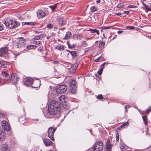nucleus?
I'll return each mask as SVG.
<instances>
[{
	"label": "nucleus",
	"instance_id": "nucleus-1",
	"mask_svg": "<svg viewBox=\"0 0 151 151\" xmlns=\"http://www.w3.org/2000/svg\"><path fill=\"white\" fill-rule=\"evenodd\" d=\"M61 104L56 100L52 101L48 106V113L51 115L58 113L61 110Z\"/></svg>",
	"mask_w": 151,
	"mask_h": 151
},
{
	"label": "nucleus",
	"instance_id": "nucleus-2",
	"mask_svg": "<svg viewBox=\"0 0 151 151\" xmlns=\"http://www.w3.org/2000/svg\"><path fill=\"white\" fill-rule=\"evenodd\" d=\"M3 22L6 27L10 29L16 27L17 25V21L8 18L4 20Z\"/></svg>",
	"mask_w": 151,
	"mask_h": 151
},
{
	"label": "nucleus",
	"instance_id": "nucleus-3",
	"mask_svg": "<svg viewBox=\"0 0 151 151\" xmlns=\"http://www.w3.org/2000/svg\"><path fill=\"white\" fill-rule=\"evenodd\" d=\"M104 145L101 141H97L94 145L93 150V151H101L103 148Z\"/></svg>",
	"mask_w": 151,
	"mask_h": 151
},
{
	"label": "nucleus",
	"instance_id": "nucleus-4",
	"mask_svg": "<svg viewBox=\"0 0 151 151\" xmlns=\"http://www.w3.org/2000/svg\"><path fill=\"white\" fill-rule=\"evenodd\" d=\"M67 87L65 85H59L56 87V91L58 93L62 94L64 93L67 90Z\"/></svg>",
	"mask_w": 151,
	"mask_h": 151
},
{
	"label": "nucleus",
	"instance_id": "nucleus-5",
	"mask_svg": "<svg viewBox=\"0 0 151 151\" xmlns=\"http://www.w3.org/2000/svg\"><path fill=\"white\" fill-rule=\"evenodd\" d=\"M56 128L51 127L48 129V137L53 141H54L55 139L53 137L54 134L56 130Z\"/></svg>",
	"mask_w": 151,
	"mask_h": 151
},
{
	"label": "nucleus",
	"instance_id": "nucleus-6",
	"mask_svg": "<svg viewBox=\"0 0 151 151\" xmlns=\"http://www.w3.org/2000/svg\"><path fill=\"white\" fill-rule=\"evenodd\" d=\"M19 79V78L17 77L14 74H12L11 75V76L10 77V78H8L7 80L8 81H10V83L13 84H15L17 83V81Z\"/></svg>",
	"mask_w": 151,
	"mask_h": 151
},
{
	"label": "nucleus",
	"instance_id": "nucleus-7",
	"mask_svg": "<svg viewBox=\"0 0 151 151\" xmlns=\"http://www.w3.org/2000/svg\"><path fill=\"white\" fill-rule=\"evenodd\" d=\"M26 44V42L23 38L21 37L18 40L16 45L18 48H21L24 47Z\"/></svg>",
	"mask_w": 151,
	"mask_h": 151
},
{
	"label": "nucleus",
	"instance_id": "nucleus-8",
	"mask_svg": "<svg viewBox=\"0 0 151 151\" xmlns=\"http://www.w3.org/2000/svg\"><path fill=\"white\" fill-rule=\"evenodd\" d=\"M33 80L30 78H25L23 80V84L27 86H28L32 84L33 82Z\"/></svg>",
	"mask_w": 151,
	"mask_h": 151
},
{
	"label": "nucleus",
	"instance_id": "nucleus-9",
	"mask_svg": "<svg viewBox=\"0 0 151 151\" xmlns=\"http://www.w3.org/2000/svg\"><path fill=\"white\" fill-rule=\"evenodd\" d=\"M1 126L6 131H9L11 129L10 126L6 121H4L2 122Z\"/></svg>",
	"mask_w": 151,
	"mask_h": 151
},
{
	"label": "nucleus",
	"instance_id": "nucleus-10",
	"mask_svg": "<svg viewBox=\"0 0 151 151\" xmlns=\"http://www.w3.org/2000/svg\"><path fill=\"white\" fill-rule=\"evenodd\" d=\"M43 142L45 146L47 147L51 145L53 146V143L48 139L44 138Z\"/></svg>",
	"mask_w": 151,
	"mask_h": 151
},
{
	"label": "nucleus",
	"instance_id": "nucleus-11",
	"mask_svg": "<svg viewBox=\"0 0 151 151\" xmlns=\"http://www.w3.org/2000/svg\"><path fill=\"white\" fill-rule=\"evenodd\" d=\"M37 15L39 18H40L45 17L46 14L43 11L41 10H39L37 12Z\"/></svg>",
	"mask_w": 151,
	"mask_h": 151
},
{
	"label": "nucleus",
	"instance_id": "nucleus-12",
	"mask_svg": "<svg viewBox=\"0 0 151 151\" xmlns=\"http://www.w3.org/2000/svg\"><path fill=\"white\" fill-rule=\"evenodd\" d=\"M7 50L6 48H3L0 50V57L4 56L7 54Z\"/></svg>",
	"mask_w": 151,
	"mask_h": 151
},
{
	"label": "nucleus",
	"instance_id": "nucleus-13",
	"mask_svg": "<svg viewBox=\"0 0 151 151\" xmlns=\"http://www.w3.org/2000/svg\"><path fill=\"white\" fill-rule=\"evenodd\" d=\"M106 148L107 151H110L111 149V147H112V145L110 144V140L109 139H108L107 140V142H106Z\"/></svg>",
	"mask_w": 151,
	"mask_h": 151
},
{
	"label": "nucleus",
	"instance_id": "nucleus-14",
	"mask_svg": "<svg viewBox=\"0 0 151 151\" xmlns=\"http://www.w3.org/2000/svg\"><path fill=\"white\" fill-rule=\"evenodd\" d=\"M1 151H10V149L7 145L4 144L2 147Z\"/></svg>",
	"mask_w": 151,
	"mask_h": 151
},
{
	"label": "nucleus",
	"instance_id": "nucleus-15",
	"mask_svg": "<svg viewBox=\"0 0 151 151\" xmlns=\"http://www.w3.org/2000/svg\"><path fill=\"white\" fill-rule=\"evenodd\" d=\"M58 22L59 25H61L62 26L65 24L66 21L65 20H64L63 18H60L58 20Z\"/></svg>",
	"mask_w": 151,
	"mask_h": 151
},
{
	"label": "nucleus",
	"instance_id": "nucleus-16",
	"mask_svg": "<svg viewBox=\"0 0 151 151\" xmlns=\"http://www.w3.org/2000/svg\"><path fill=\"white\" fill-rule=\"evenodd\" d=\"M32 87L33 88H37L40 86V82L39 81H33Z\"/></svg>",
	"mask_w": 151,
	"mask_h": 151
},
{
	"label": "nucleus",
	"instance_id": "nucleus-17",
	"mask_svg": "<svg viewBox=\"0 0 151 151\" xmlns=\"http://www.w3.org/2000/svg\"><path fill=\"white\" fill-rule=\"evenodd\" d=\"M71 35V33L70 32L68 31L66 32L65 37L63 38V39L65 40L69 38Z\"/></svg>",
	"mask_w": 151,
	"mask_h": 151
},
{
	"label": "nucleus",
	"instance_id": "nucleus-18",
	"mask_svg": "<svg viewBox=\"0 0 151 151\" xmlns=\"http://www.w3.org/2000/svg\"><path fill=\"white\" fill-rule=\"evenodd\" d=\"M64 46L59 45L56 46L55 47V49L57 50H58L60 51H63L64 50Z\"/></svg>",
	"mask_w": 151,
	"mask_h": 151
},
{
	"label": "nucleus",
	"instance_id": "nucleus-19",
	"mask_svg": "<svg viewBox=\"0 0 151 151\" xmlns=\"http://www.w3.org/2000/svg\"><path fill=\"white\" fill-rule=\"evenodd\" d=\"M26 116H23L19 118V121L22 123H24L26 121Z\"/></svg>",
	"mask_w": 151,
	"mask_h": 151
},
{
	"label": "nucleus",
	"instance_id": "nucleus-20",
	"mask_svg": "<svg viewBox=\"0 0 151 151\" xmlns=\"http://www.w3.org/2000/svg\"><path fill=\"white\" fill-rule=\"evenodd\" d=\"M5 137L4 133L0 131V141H3Z\"/></svg>",
	"mask_w": 151,
	"mask_h": 151
},
{
	"label": "nucleus",
	"instance_id": "nucleus-21",
	"mask_svg": "<svg viewBox=\"0 0 151 151\" xmlns=\"http://www.w3.org/2000/svg\"><path fill=\"white\" fill-rule=\"evenodd\" d=\"M71 92L72 93H74L76 92L77 90V87L76 86H74L70 87Z\"/></svg>",
	"mask_w": 151,
	"mask_h": 151
},
{
	"label": "nucleus",
	"instance_id": "nucleus-22",
	"mask_svg": "<svg viewBox=\"0 0 151 151\" xmlns=\"http://www.w3.org/2000/svg\"><path fill=\"white\" fill-rule=\"evenodd\" d=\"M70 87L72 86H76V81L74 80H72L70 84Z\"/></svg>",
	"mask_w": 151,
	"mask_h": 151
},
{
	"label": "nucleus",
	"instance_id": "nucleus-23",
	"mask_svg": "<svg viewBox=\"0 0 151 151\" xmlns=\"http://www.w3.org/2000/svg\"><path fill=\"white\" fill-rule=\"evenodd\" d=\"M88 31H91L92 33H96L98 35L99 34V31L96 29H90L88 30Z\"/></svg>",
	"mask_w": 151,
	"mask_h": 151
},
{
	"label": "nucleus",
	"instance_id": "nucleus-24",
	"mask_svg": "<svg viewBox=\"0 0 151 151\" xmlns=\"http://www.w3.org/2000/svg\"><path fill=\"white\" fill-rule=\"evenodd\" d=\"M37 47V46L33 45H30L27 46L26 48L28 50H30L35 48Z\"/></svg>",
	"mask_w": 151,
	"mask_h": 151
},
{
	"label": "nucleus",
	"instance_id": "nucleus-25",
	"mask_svg": "<svg viewBox=\"0 0 151 151\" xmlns=\"http://www.w3.org/2000/svg\"><path fill=\"white\" fill-rule=\"evenodd\" d=\"M142 118L143 120V121H144V122L145 124L146 125H147L148 124V122L147 121V117L146 116L144 115L142 116Z\"/></svg>",
	"mask_w": 151,
	"mask_h": 151
},
{
	"label": "nucleus",
	"instance_id": "nucleus-26",
	"mask_svg": "<svg viewBox=\"0 0 151 151\" xmlns=\"http://www.w3.org/2000/svg\"><path fill=\"white\" fill-rule=\"evenodd\" d=\"M105 44L104 42H101L99 45V48L100 49H103L104 48V46Z\"/></svg>",
	"mask_w": 151,
	"mask_h": 151
},
{
	"label": "nucleus",
	"instance_id": "nucleus-27",
	"mask_svg": "<svg viewBox=\"0 0 151 151\" xmlns=\"http://www.w3.org/2000/svg\"><path fill=\"white\" fill-rule=\"evenodd\" d=\"M58 4V3L56 4L50 6H49V7L52 9V11H53L55 10L56 8H57Z\"/></svg>",
	"mask_w": 151,
	"mask_h": 151
},
{
	"label": "nucleus",
	"instance_id": "nucleus-28",
	"mask_svg": "<svg viewBox=\"0 0 151 151\" xmlns=\"http://www.w3.org/2000/svg\"><path fill=\"white\" fill-rule=\"evenodd\" d=\"M34 23L33 22H24L22 23L23 25H34Z\"/></svg>",
	"mask_w": 151,
	"mask_h": 151
},
{
	"label": "nucleus",
	"instance_id": "nucleus-29",
	"mask_svg": "<svg viewBox=\"0 0 151 151\" xmlns=\"http://www.w3.org/2000/svg\"><path fill=\"white\" fill-rule=\"evenodd\" d=\"M68 51L71 54L73 57H75L76 56L77 53L76 51H71L69 50H68Z\"/></svg>",
	"mask_w": 151,
	"mask_h": 151
},
{
	"label": "nucleus",
	"instance_id": "nucleus-30",
	"mask_svg": "<svg viewBox=\"0 0 151 151\" xmlns=\"http://www.w3.org/2000/svg\"><path fill=\"white\" fill-rule=\"evenodd\" d=\"M67 43L68 45L69 48H74L76 47V44H73L70 45L69 42H67Z\"/></svg>",
	"mask_w": 151,
	"mask_h": 151
},
{
	"label": "nucleus",
	"instance_id": "nucleus-31",
	"mask_svg": "<svg viewBox=\"0 0 151 151\" xmlns=\"http://www.w3.org/2000/svg\"><path fill=\"white\" fill-rule=\"evenodd\" d=\"M97 10V8L95 6H92L91 8V11L92 12H94Z\"/></svg>",
	"mask_w": 151,
	"mask_h": 151
},
{
	"label": "nucleus",
	"instance_id": "nucleus-32",
	"mask_svg": "<svg viewBox=\"0 0 151 151\" xmlns=\"http://www.w3.org/2000/svg\"><path fill=\"white\" fill-rule=\"evenodd\" d=\"M53 26H54V25H53V24H50V23L47 26V27L49 29H51V28H52L53 27Z\"/></svg>",
	"mask_w": 151,
	"mask_h": 151
},
{
	"label": "nucleus",
	"instance_id": "nucleus-33",
	"mask_svg": "<svg viewBox=\"0 0 151 151\" xmlns=\"http://www.w3.org/2000/svg\"><path fill=\"white\" fill-rule=\"evenodd\" d=\"M128 122H127L122 124L121 126V127L123 128H124L126 126H128Z\"/></svg>",
	"mask_w": 151,
	"mask_h": 151
},
{
	"label": "nucleus",
	"instance_id": "nucleus-34",
	"mask_svg": "<svg viewBox=\"0 0 151 151\" xmlns=\"http://www.w3.org/2000/svg\"><path fill=\"white\" fill-rule=\"evenodd\" d=\"M124 4L122 3L118 4L117 5V7L119 8H122L124 7Z\"/></svg>",
	"mask_w": 151,
	"mask_h": 151
},
{
	"label": "nucleus",
	"instance_id": "nucleus-35",
	"mask_svg": "<svg viewBox=\"0 0 151 151\" xmlns=\"http://www.w3.org/2000/svg\"><path fill=\"white\" fill-rule=\"evenodd\" d=\"M78 66V64L77 63H75L72 66L73 68H74V70H75L77 68Z\"/></svg>",
	"mask_w": 151,
	"mask_h": 151
},
{
	"label": "nucleus",
	"instance_id": "nucleus-36",
	"mask_svg": "<svg viewBox=\"0 0 151 151\" xmlns=\"http://www.w3.org/2000/svg\"><path fill=\"white\" fill-rule=\"evenodd\" d=\"M75 70H74V68L72 67L70 68L69 70V72L70 73H73Z\"/></svg>",
	"mask_w": 151,
	"mask_h": 151
},
{
	"label": "nucleus",
	"instance_id": "nucleus-37",
	"mask_svg": "<svg viewBox=\"0 0 151 151\" xmlns=\"http://www.w3.org/2000/svg\"><path fill=\"white\" fill-rule=\"evenodd\" d=\"M2 73L3 75H4V77H6L8 76L9 74L7 72L5 71H3L2 72Z\"/></svg>",
	"mask_w": 151,
	"mask_h": 151
},
{
	"label": "nucleus",
	"instance_id": "nucleus-38",
	"mask_svg": "<svg viewBox=\"0 0 151 151\" xmlns=\"http://www.w3.org/2000/svg\"><path fill=\"white\" fill-rule=\"evenodd\" d=\"M97 98L99 99H103V97L101 94H99L97 96Z\"/></svg>",
	"mask_w": 151,
	"mask_h": 151
},
{
	"label": "nucleus",
	"instance_id": "nucleus-39",
	"mask_svg": "<svg viewBox=\"0 0 151 151\" xmlns=\"http://www.w3.org/2000/svg\"><path fill=\"white\" fill-rule=\"evenodd\" d=\"M103 68H101V69L98 71V73L99 75H101L102 72Z\"/></svg>",
	"mask_w": 151,
	"mask_h": 151
},
{
	"label": "nucleus",
	"instance_id": "nucleus-40",
	"mask_svg": "<svg viewBox=\"0 0 151 151\" xmlns=\"http://www.w3.org/2000/svg\"><path fill=\"white\" fill-rule=\"evenodd\" d=\"M101 28L102 29H109L111 27H101Z\"/></svg>",
	"mask_w": 151,
	"mask_h": 151
},
{
	"label": "nucleus",
	"instance_id": "nucleus-41",
	"mask_svg": "<svg viewBox=\"0 0 151 151\" xmlns=\"http://www.w3.org/2000/svg\"><path fill=\"white\" fill-rule=\"evenodd\" d=\"M127 28L131 29H134L135 28V27L132 26H129L126 27Z\"/></svg>",
	"mask_w": 151,
	"mask_h": 151
},
{
	"label": "nucleus",
	"instance_id": "nucleus-42",
	"mask_svg": "<svg viewBox=\"0 0 151 151\" xmlns=\"http://www.w3.org/2000/svg\"><path fill=\"white\" fill-rule=\"evenodd\" d=\"M4 29V26L3 24L0 23V31Z\"/></svg>",
	"mask_w": 151,
	"mask_h": 151
},
{
	"label": "nucleus",
	"instance_id": "nucleus-43",
	"mask_svg": "<svg viewBox=\"0 0 151 151\" xmlns=\"http://www.w3.org/2000/svg\"><path fill=\"white\" fill-rule=\"evenodd\" d=\"M150 111H151V107H149L148 109H147L146 111V113H148Z\"/></svg>",
	"mask_w": 151,
	"mask_h": 151
},
{
	"label": "nucleus",
	"instance_id": "nucleus-44",
	"mask_svg": "<svg viewBox=\"0 0 151 151\" xmlns=\"http://www.w3.org/2000/svg\"><path fill=\"white\" fill-rule=\"evenodd\" d=\"M116 141L117 142H118L119 141V134H118V133H117V134H116Z\"/></svg>",
	"mask_w": 151,
	"mask_h": 151
},
{
	"label": "nucleus",
	"instance_id": "nucleus-45",
	"mask_svg": "<svg viewBox=\"0 0 151 151\" xmlns=\"http://www.w3.org/2000/svg\"><path fill=\"white\" fill-rule=\"evenodd\" d=\"M102 58V56H101L100 57H99V58H97V59H96L95 60V61L96 62H98L99 61H100V60H101L102 59H101V58Z\"/></svg>",
	"mask_w": 151,
	"mask_h": 151
},
{
	"label": "nucleus",
	"instance_id": "nucleus-46",
	"mask_svg": "<svg viewBox=\"0 0 151 151\" xmlns=\"http://www.w3.org/2000/svg\"><path fill=\"white\" fill-rule=\"evenodd\" d=\"M128 7L129 8H137V6L134 5H129L128 6Z\"/></svg>",
	"mask_w": 151,
	"mask_h": 151
},
{
	"label": "nucleus",
	"instance_id": "nucleus-47",
	"mask_svg": "<svg viewBox=\"0 0 151 151\" xmlns=\"http://www.w3.org/2000/svg\"><path fill=\"white\" fill-rule=\"evenodd\" d=\"M35 44L36 45H40V42L39 41H35L34 42Z\"/></svg>",
	"mask_w": 151,
	"mask_h": 151
},
{
	"label": "nucleus",
	"instance_id": "nucleus-48",
	"mask_svg": "<svg viewBox=\"0 0 151 151\" xmlns=\"http://www.w3.org/2000/svg\"><path fill=\"white\" fill-rule=\"evenodd\" d=\"M40 38V36H35L34 37V39L35 40H39Z\"/></svg>",
	"mask_w": 151,
	"mask_h": 151
},
{
	"label": "nucleus",
	"instance_id": "nucleus-49",
	"mask_svg": "<svg viewBox=\"0 0 151 151\" xmlns=\"http://www.w3.org/2000/svg\"><path fill=\"white\" fill-rule=\"evenodd\" d=\"M81 42H82V44H84V45H88V44H87V43H86V42H85V41H82Z\"/></svg>",
	"mask_w": 151,
	"mask_h": 151
},
{
	"label": "nucleus",
	"instance_id": "nucleus-50",
	"mask_svg": "<svg viewBox=\"0 0 151 151\" xmlns=\"http://www.w3.org/2000/svg\"><path fill=\"white\" fill-rule=\"evenodd\" d=\"M114 14L115 15H117L119 16H120L122 15V14L120 13H115Z\"/></svg>",
	"mask_w": 151,
	"mask_h": 151
},
{
	"label": "nucleus",
	"instance_id": "nucleus-51",
	"mask_svg": "<svg viewBox=\"0 0 151 151\" xmlns=\"http://www.w3.org/2000/svg\"><path fill=\"white\" fill-rule=\"evenodd\" d=\"M64 96H60L59 98V100L61 101V100L63 99H64Z\"/></svg>",
	"mask_w": 151,
	"mask_h": 151
},
{
	"label": "nucleus",
	"instance_id": "nucleus-52",
	"mask_svg": "<svg viewBox=\"0 0 151 151\" xmlns=\"http://www.w3.org/2000/svg\"><path fill=\"white\" fill-rule=\"evenodd\" d=\"M145 8L147 11H148V10H150L149 9V7H148L147 6L145 7Z\"/></svg>",
	"mask_w": 151,
	"mask_h": 151
},
{
	"label": "nucleus",
	"instance_id": "nucleus-53",
	"mask_svg": "<svg viewBox=\"0 0 151 151\" xmlns=\"http://www.w3.org/2000/svg\"><path fill=\"white\" fill-rule=\"evenodd\" d=\"M129 13V12L128 11H124V14H128Z\"/></svg>",
	"mask_w": 151,
	"mask_h": 151
},
{
	"label": "nucleus",
	"instance_id": "nucleus-54",
	"mask_svg": "<svg viewBox=\"0 0 151 151\" xmlns=\"http://www.w3.org/2000/svg\"><path fill=\"white\" fill-rule=\"evenodd\" d=\"M90 50V49L89 48H87L86 49H85V52H87L88 51H89Z\"/></svg>",
	"mask_w": 151,
	"mask_h": 151
},
{
	"label": "nucleus",
	"instance_id": "nucleus-55",
	"mask_svg": "<svg viewBox=\"0 0 151 151\" xmlns=\"http://www.w3.org/2000/svg\"><path fill=\"white\" fill-rule=\"evenodd\" d=\"M123 32V31H118L117 32L118 33L120 34L122 33Z\"/></svg>",
	"mask_w": 151,
	"mask_h": 151
},
{
	"label": "nucleus",
	"instance_id": "nucleus-56",
	"mask_svg": "<svg viewBox=\"0 0 151 151\" xmlns=\"http://www.w3.org/2000/svg\"><path fill=\"white\" fill-rule=\"evenodd\" d=\"M127 106H128V108H129V107H130V106L129 105H127L125 106V110H126V111H127V109H126V108H127Z\"/></svg>",
	"mask_w": 151,
	"mask_h": 151
},
{
	"label": "nucleus",
	"instance_id": "nucleus-57",
	"mask_svg": "<svg viewBox=\"0 0 151 151\" xmlns=\"http://www.w3.org/2000/svg\"><path fill=\"white\" fill-rule=\"evenodd\" d=\"M101 2L100 0H97L96 1V2L97 3H99Z\"/></svg>",
	"mask_w": 151,
	"mask_h": 151
},
{
	"label": "nucleus",
	"instance_id": "nucleus-58",
	"mask_svg": "<svg viewBox=\"0 0 151 151\" xmlns=\"http://www.w3.org/2000/svg\"><path fill=\"white\" fill-rule=\"evenodd\" d=\"M105 64H106V63H103V64L101 65V66L104 67V65H105Z\"/></svg>",
	"mask_w": 151,
	"mask_h": 151
},
{
	"label": "nucleus",
	"instance_id": "nucleus-59",
	"mask_svg": "<svg viewBox=\"0 0 151 151\" xmlns=\"http://www.w3.org/2000/svg\"><path fill=\"white\" fill-rule=\"evenodd\" d=\"M35 32L36 33H37V34H38V33H41V32H38V31H35Z\"/></svg>",
	"mask_w": 151,
	"mask_h": 151
},
{
	"label": "nucleus",
	"instance_id": "nucleus-60",
	"mask_svg": "<svg viewBox=\"0 0 151 151\" xmlns=\"http://www.w3.org/2000/svg\"><path fill=\"white\" fill-rule=\"evenodd\" d=\"M143 6H145V7H146L147 6L146 4L144 3H143Z\"/></svg>",
	"mask_w": 151,
	"mask_h": 151
},
{
	"label": "nucleus",
	"instance_id": "nucleus-61",
	"mask_svg": "<svg viewBox=\"0 0 151 151\" xmlns=\"http://www.w3.org/2000/svg\"><path fill=\"white\" fill-rule=\"evenodd\" d=\"M98 42H99V41H96V42H95V44H97V43H98Z\"/></svg>",
	"mask_w": 151,
	"mask_h": 151
},
{
	"label": "nucleus",
	"instance_id": "nucleus-62",
	"mask_svg": "<svg viewBox=\"0 0 151 151\" xmlns=\"http://www.w3.org/2000/svg\"><path fill=\"white\" fill-rule=\"evenodd\" d=\"M149 9L150 10H148V11H151V7H149Z\"/></svg>",
	"mask_w": 151,
	"mask_h": 151
},
{
	"label": "nucleus",
	"instance_id": "nucleus-63",
	"mask_svg": "<svg viewBox=\"0 0 151 151\" xmlns=\"http://www.w3.org/2000/svg\"><path fill=\"white\" fill-rule=\"evenodd\" d=\"M34 120H35L36 121H38L39 120V119H34Z\"/></svg>",
	"mask_w": 151,
	"mask_h": 151
},
{
	"label": "nucleus",
	"instance_id": "nucleus-64",
	"mask_svg": "<svg viewBox=\"0 0 151 151\" xmlns=\"http://www.w3.org/2000/svg\"><path fill=\"white\" fill-rule=\"evenodd\" d=\"M116 37V35L115 37H114L113 38V39H114L115 37Z\"/></svg>",
	"mask_w": 151,
	"mask_h": 151
}]
</instances>
